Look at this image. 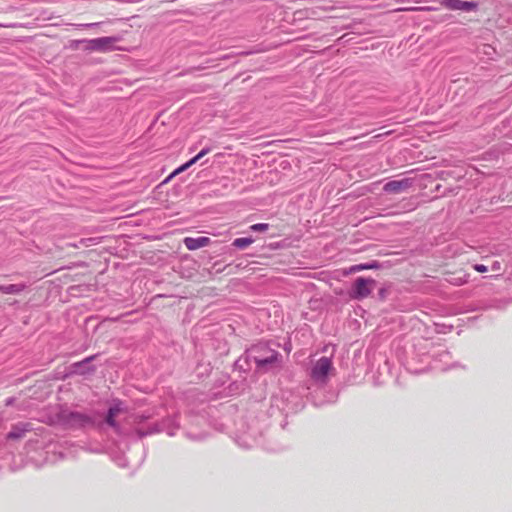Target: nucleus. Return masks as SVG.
Returning <instances> with one entry per match:
<instances>
[{
  "instance_id": "obj_1",
  "label": "nucleus",
  "mask_w": 512,
  "mask_h": 512,
  "mask_svg": "<svg viewBox=\"0 0 512 512\" xmlns=\"http://www.w3.org/2000/svg\"><path fill=\"white\" fill-rule=\"evenodd\" d=\"M162 408H149L141 413L136 414L134 431L138 438H143L159 432H166L169 436H174L179 429L178 416H167L161 421L155 419L160 416Z\"/></svg>"
},
{
  "instance_id": "obj_2",
  "label": "nucleus",
  "mask_w": 512,
  "mask_h": 512,
  "mask_svg": "<svg viewBox=\"0 0 512 512\" xmlns=\"http://www.w3.org/2000/svg\"><path fill=\"white\" fill-rule=\"evenodd\" d=\"M333 369V363L331 358L322 356L319 358L311 367L309 376L310 378L320 386L314 390V392H309L307 398L312 402L314 406H322L326 403L333 402L334 394H331L329 398H320L319 395L323 394L325 387L324 385L327 383L329 373Z\"/></svg>"
},
{
  "instance_id": "obj_3",
  "label": "nucleus",
  "mask_w": 512,
  "mask_h": 512,
  "mask_svg": "<svg viewBox=\"0 0 512 512\" xmlns=\"http://www.w3.org/2000/svg\"><path fill=\"white\" fill-rule=\"evenodd\" d=\"M52 422L65 430H85L97 426L94 416L72 410L65 405L59 406L52 416Z\"/></svg>"
},
{
  "instance_id": "obj_4",
  "label": "nucleus",
  "mask_w": 512,
  "mask_h": 512,
  "mask_svg": "<svg viewBox=\"0 0 512 512\" xmlns=\"http://www.w3.org/2000/svg\"><path fill=\"white\" fill-rule=\"evenodd\" d=\"M247 357L255 363L257 372L266 373L280 367L282 355L269 347L265 342H259L247 349Z\"/></svg>"
},
{
  "instance_id": "obj_5",
  "label": "nucleus",
  "mask_w": 512,
  "mask_h": 512,
  "mask_svg": "<svg viewBox=\"0 0 512 512\" xmlns=\"http://www.w3.org/2000/svg\"><path fill=\"white\" fill-rule=\"evenodd\" d=\"M450 358V352L447 349L440 348L432 353L423 354L419 360L423 366L417 367L414 365V359L407 361L406 369L413 374H420L428 371L432 368H438V363L447 364L448 359Z\"/></svg>"
},
{
  "instance_id": "obj_6",
  "label": "nucleus",
  "mask_w": 512,
  "mask_h": 512,
  "mask_svg": "<svg viewBox=\"0 0 512 512\" xmlns=\"http://www.w3.org/2000/svg\"><path fill=\"white\" fill-rule=\"evenodd\" d=\"M376 284L377 281L373 278L357 277L351 285L349 295L352 299L363 300L371 294Z\"/></svg>"
},
{
  "instance_id": "obj_7",
  "label": "nucleus",
  "mask_w": 512,
  "mask_h": 512,
  "mask_svg": "<svg viewBox=\"0 0 512 512\" xmlns=\"http://www.w3.org/2000/svg\"><path fill=\"white\" fill-rule=\"evenodd\" d=\"M121 40L120 36H106L85 41L84 50L86 51H98V52H109L116 49L115 43Z\"/></svg>"
},
{
  "instance_id": "obj_8",
  "label": "nucleus",
  "mask_w": 512,
  "mask_h": 512,
  "mask_svg": "<svg viewBox=\"0 0 512 512\" xmlns=\"http://www.w3.org/2000/svg\"><path fill=\"white\" fill-rule=\"evenodd\" d=\"M126 410L125 404L120 399H113L104 417V424L111 427L116 433H120V425L116 417Z\"/></svg>"
},
{
  "instance_id": "obj_9",
  "label": "nucleus",
  "mask_w": 512,
  "mask_h": 512,
  "mask_svg": "<svg viewBox=\"0 0 512 512\" xmlns=\"http://www.w3.org/2000/svg\"><path fill=\"white\" fill-rule=\"evenodd\" d=\"M99 357V354L90 355L81 361L74 362L69 366L70 374L87 376L92 375L96 372L97 367L93 364V361Z\"/></svg>"
},
{
  "instance_id": "obj_10",
  "label": "nucleus",
  "mask_w": 512,
  "mask_h": 512,
  "mask_svg": "<svg viewBox=\"0 0 512 512\" xmlns=\"http://www.w3.org/2000/svg\"><path fill=\"white\" fill-rule=\"evenodd\" d=\"M440 4L452 11H475L478 8V2L476 1H467V0H441Z\"/></svg>"
},
{
  "instance_id": "obj_11",
  "label": "nucleus",
  "mask_w": 512,
  "mask_h": 512,
  "mask_svg": "<svg viewBox=\"0 0 512 512\" xmlns=\"http://www.w3.org/2000/svg\"><path fill=\"white\" fill-rule=\"evenodd\" d=\"M413 185V179L403 178L399 180H390L383 186V191L388 194H399Z\"/></svg>"
},
{
  "instance_id": "obj_12",
  "label": "nucleus",
  "mask_w": 512,
  "mask_h": 512,
  "mask_svg": "<svg viewBox=\"0 0 512 512\" xmlns=\"http://www.w3.org/2000/svg\"><path fill=\"white\" fill-rule=\"evenodd\" d=\"M31 430H32L31 423L18 422L11 427V430L6 435V439L8 441L19 440L25 436L26 432L31 431Z\"/></svg>"
},
{
  "instance_id": "obj_13",
  "label": "nucleus",
  "mask_w": 512,
  "mask_h": 512,
  "mask_svg": "<svg viewBox=\"0 0 512 512\" xmlns=\"http://www.w3.org/2000/svg\"><path fill=\"white\" fill-rule=\"evenodd\" d=\"M211 242V239L206 236H199V237H186L183 240V243L185 247L190 250L194 251L199 248L207 246Z\"/></svg>"
},
{
  "instance_id": "obj_14",
  "label": "nucleus",
  "mask_w": 512,
  "mask_h": 512,
  "mask_svg": "<svg viewBox=\"0 0 512 512\" xmlns=\"http://www.w3.org/2000/svg\"><path fill=\"white\" fill-rule=\"evenodd\" d=\"M383 268V264L380 263L379 261L377 260H371L369 262H366V263H360V264H355V265H352L349 270H348V273H356V272H359V271H363V270H377V269H381Z\"/></svg>"
},
{
  "instance_id": "obj_15",
  "label": "nucleus",
  "mask_w": 512,
  "mask_h": 512,
  "mask_svg": "<svg viewBox=\"0 0 512 512\" xmlns=\"http://www.w3.org/2000/svg\"><path fill=\"white\" fill-rule=\"evenodd\" d=\"M27 287V284L23 282L16 284L0 285V293L17 295L23 292Z\"/></svg>"
},
{
  "instance_id": "obj_16",
  "label": "nucleus",
  "mask_w": 512,
  "mask_h": 512,
  "mask_svg": "<svg viewBox=\"0 0 512 512\" xmlns=\"http://www.w3.org/2000/svg\"><path fill=\"white\" fill-rule=\"evenodd\" d=\"M251 358L247 357V350L234 362V369L241 372H248L250 370Z\"/></svg>"
},
{
  "instance_id": "obj_17",
  "label": "nucleus",
  "mask_w": 512,
  "mask_h": 512,
  "mask_svg": "<svg viewBox=\"0 0 512 512\" xmlns=\"http://www.w3.org/2000/svg\"><path fill=\"white\" fill-rule=\"evenodd\" d=\"M255 239L252 236L236 238L232 241L231 245L237 249L243 250L251 245Z\"/></svg>"
},
{
  "instance_id": "obj_18",
  "label": "nucleus",
  "mask_w": 512,
  "mask_h": 512,
  "mask_svg": "<svg viewBox=\"0 0 512 512\" xmlns=\"http://www.w3.org/2000/svg\"><path fill=\"white\" fill-rule=\"evenodd\" d=\"M211 370L210 364L206 362H198L195 372L198 378L206 377Z\"/></svg>"
},
{
  "instance_id": "obj_19",
  "label": "nucleus",
  "mask_w": 512,
  "mask_h": 512,
  "mask_svg": "<svg viewBox=\"0 0 512 512\" xmlns=\"http://www.w3.org/2000/svg\"><path fill=\"white\" fill-rule=\"evenodd\" d=\"M393 287L392 283H386L381 288H379L377 293V299L380 301H385L388 295L390 294V291Z\"/></svg>"
},
{
  "instance_id": "obj_20",
  "label": "nucleus",
  "mask_w": 512,
  "mask_h": 512,
  "mask_svg": "<svg viewBox=\"0 0 512 512\" xmlns=\"http://www.w3.org/2000/svg\"><path fill=\"white\" fill-rule=\"evenodd\" d=\"M270 225L268 223H257L253 224L249 227L251 232L261 233L265 232L269 229Z\"/></svg>"
},
{
  "instance_id": "obj_21",
  "label": "nucleus",
  "mask_w": 512,
  "mask_h": 512,
  "mask_svg": "<svg viewBox=\"0 0 512 512\" xmlns=\"http://www.w3.org/2000/svg\"><path fill=\"white\" fill-rule=\"evenodd\" d=\"M219 183H221L222 187L225 189H233L235 187V185L226 177L221 178Z\"/></svg>"
},
{
  "instance_id": "obj_22",
  "label": "nucleus",
  "mask_w": 512,
  "mask_h": 512,
  "mask_svg": "<svg viewBox=\"0 0 512 512\" xmlns=\"http://www.w3.org/2000/svg\"><path fill=\"white\" fill-rule=\"evenodd\" d=\"M211 151L210 147H205L200 152H198L195 157L198 158V160L202 159L205 155H207Z\"/></svg>"
},
{
  "instance_id": "obj_23",
  "label": "nucleus",
  "mask_w": 512,
  "mask_h": 512,
  "mask_svg": "<svg viewBox=\"0 0 512 512\" xmlns=\"http://www.w3.org/2000/svg\"><path fill=\"white\" fill-rule=\"evenodd\" d=\"M474 269L477 271V272H480V273H485L488 271V268L487 266L483 265V264H475L474 265Z\"/></svg>"
},
{
  "instance_id": "obj_24",
  "label": "nucleus",
  "mask_w": 512,
  "mask_h": 512,
  "mask_svg": "<svg viewBox=\"0 0 512 512\" xmlns=\"http://www.w3.org/2000/svg\"><path fill=\"white\" fill-rule=\"evenodd\" d=\"M90 39H81V40H74L71 44L72 48H78L80 44H85V41H89Z\"/></svg>"
},
{
  "instance_id": "obj_25",
  "label": "nucleus",
  "mask_w": 512,
  "mask_h": 512,
  "mask_svg": "<svg viewBox=\"0 0 512 512\" xmlns=\"http://www.w3.org/2000/svg\"><path fill=\"white\" fill-rule=\"evenodd\" d=\"M187 169H188V167L185 165V163H183L182 165H180L179 167L174 169V174H180V173L186 171Z\"/></svg>"
},
{
  "instance_id": "obj_26",
  "label": "nucleus",
  "mask_w": 512,
  "mask_h": 512,
  "mask_svg": "<svg viewBox=\"0 0 512 512\" xmlns=\"http://www.w3.org/2000/svg\"><path fill=\"white\" fill-rule=\"evenodd\" d=\"M199 160L198 158H196L195 156L192 157L191 159H189L187 162H185V165L188 167V169L194 165L195 163H197Z\"/></svg>"
},
{
  "instance_id": "obj_27",
  "label": "nucleus",
  "mask_w": 512,
  "mask_h": 512,
  "mask_svg": "<svg viewBox=\"0 0 512 512\" xmlns=\"http://www.w3.org/2000/svg\"><path fill=\"white\" fill-rule=\"evenodd\" d=\"M15 402H16V398L15 397H8L5 400V406H7V407L12 406V405H14Z\"/></svg>"
},
{
  "instance_id": "obj_28",
  "label": "nucleus",
  "mask_w": 512,
  "mask_h": 512,
  "mask_svg": "<svg viewBox=\"0 0 512 512\" xmlns=\"http://www.w3.org/2000/svg\"><path fill=\"white\" fill-rule=\"evenodd\" d=\"M100 24L101 23H88V24H82L81 26L85 27V28H91V27L99 26Z\"/></svg>"
},
{
  "instance_id": "obj_29",
  "label": "nucleus",
  "mask_w": 512,
  "mask_h": 512,
  "mask_svg": "<svg viewBox=\"0 0 512 512\" xmlns=\"http://www.w3.org/2000/svg\"><path fill=\"white\" fill-rule=\"evenodd\" d=\"M187 436H188L190 439H192V440H200V439H202V437H201V436H194V435H191V434H189V433L187 434Z\"/></svg>"
},
{
  "instance_id": "obj_30",
  "label": "nucleus",
  "mask_w": 512,
  "mask_h": 512,
  "mask_svg": "<svg viewBox=\"0 0 512 512\" xmlns=\"http://www.w3.org/2000/svg\"><path fill=\"white\" fill-rule=\"evenodd\" d=\"M172 180V177L170 176V174L166 177V179L163 181V184H166L168 182H170Z\"/></svg>"
},
{
  "instance_id": "obj_31",
  "label": "nucleus",
  "mask_w": 512,
  "mask_h": 512,
  "mask_svg": "<svg viewBox=\"0 0 512 512\" xmlns=\"http://www.w3.org/2000/svg\"><path fill=\"white\" fill-rule=\"evenodd\" d=\"M178 174H174V170L170 173V176L172 177V179L177 176Z\"/></svg>"
}]
</instances>
